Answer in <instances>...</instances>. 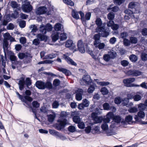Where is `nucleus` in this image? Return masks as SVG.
Segmentation results:
<instances>
[{
	"label": "nucleus",
	"instance_id": "nucleus-1",
	"mask_svg": "<svg viewBox=\"0 0 147 147\" xmlns=\"http://www.w3.org/2000/svg\"><path fill=\"white\" fill-rule=\"evenodd\" d=\"M113 119L112 121L110 127L111 128H114L116 127L119 124V116H114L113 113L111 112H109L106 115V118L104 119V121L107 122H109L110 119Z\"/></svg>",
	"mask_w": 147,
	"mask_h": 147
},
{
	"label": "nucleus",
	"instance_id": "nucleus-2",
	"mask_svg": "<svg viewBox=\"0 0 147 147\" xmlns=\"http://www.w3.org/2000/svg\"><path fill=\"white\" fill-rule=\"evenodd\" d=\"M67 115V113L62 111L61 113V118L59 119L57 121L59 123L57 125L56 128L58 130H60L64 127L67 123V120L63 117H66Z\"/></svg>",
	"mask_w": 147,
	"mask_h": 147
},
{
	"label": "nucleus",
	"instance_id": "nucleus-3",
	"mask_svg": "<svg viewBox=\"0 0 147 147\" xmlns=\"http://www.w3.org/2000/svg\"><path fill=\"white\" fill-rule=\"evenodd\" d=\"M36 87L40 89L43 90L45 88L52 89L53 87L52 83L49 81L46 83L41 80L37 81L35 83Z\"/></svg>",
	"mask_w": 147,
	"mask_h": 147
},
{
	"label": "nucleus",
	"instance_id": "nucleus-4",
	"mask_svg": "<svg viewBox=\"0 0 147 147\" xmlns=\"http://www.w3.org/2000/svg\"><path fill=\"white\" fill-rule=\"evenodd\" d=\"M18 84L20 90H22L24 88L25 84L28 87V86L31 85L32 82L30 79L29 78H26L25 80L24 78H21L19 80Z\"/></svg>",
	"mask_w": 147,
	"mask_h": 147
},
{
	"label": "nucleus",
	"instance_id": "nucleus-5",
	"mask_svg": "<svg viewBox=\"0 0 147 147\" xmlns=\"http://www.w3.org/2000/svg\"><path fill=\"white\" fill-rule=\"evenodd\" d=\"M97 32H99L100 36L103 37H107L109 35L110 32L109 28H105L104 26L99 27L96 29Z\"/></svg>",
	"mask_w": 147,
	"mask_h": 147
},
{
	"label": "nucleus",
	"instance_id": "nucleus-6",
	"mask_svg": "<svg viewBox=\"0 0 147 147\" xmlns=\"http://www.w3.org/2000/svg\"><path fill=\"white\" fill-rule=\"evenodd\" d=\"M16 93L18 96L19 98L21 100L29 107L30 105V103L28 102H31L33 100V98L31 97H28L27 96H22L19 94L18 92H16Z\"/></svg>",
	"mask_w": 147,
	"mask_h": 147
},
{
	"label": "nucleus",
	"instance_id": "nucleus-7",
	"mask_svg": "<svg viewBox=\"0 0 147 147\" xmlns=\"http://www.w3.org/2000/svg\"><path fill=\"white\" fill-rule=\"evenodd\" d=\"M135 80L134 78H130L123 80V82L125 86L127 87H139L138 85L132 83Z\"/></svg>",
	"mask_w": 147,
	"mask_h": 147
},
{
	"label": "nucleus",
	"instance_id": "nucleus-8",
	"mask_svg": "<svg viewBox=\"0 0 147 147\" xmlns=\"http://www.w3.org/2000/svg\"><path fill=\"white\" fill-rule=\"evenodd\" d=\"M32 7L29 2H26L22 5V9L25 12L29 13L32 10Z\"/></svg>",
	"mask_w": 147,
	"mask_h": 147
},
{
	"label": "nucleus",
	"instance_id": "nucleus-9",
	"mask_svg": "<svg viewBox=\"0 0 147 147\" xmlns=\"http://www.w3.org/2000/svg\"><path fill=\"white\" fill-rule=\"evenodd\" d=\"M8 43L7 40H4L3 44V48L4 53L5 56L6 57V54L11 53V51H9L8 47Z\"/></svg>",
	"mask_w": 147,
	"mask_h": 147
},
{
	"label": "nucleus",
	"instance_id": "nucleus-10",
	"mask_svg": "<svg viewBox=\"0 0 147 147\" xmlns=\"http://www.w3.org/2000/svg\"><path fill=\"white\" fill-rule=\"evenodd\" d=\"M142 72L137 70H129L127 72L128 75H131L133 76H137L142 74Z\"/></svg>",
	"mask_w": 147,
	"mask_h": 147
},
{
	"label": "nucleus",
	"instance_id": "nucleus-11",
	"mask_svg": "<svg viewBox=\"0 0 147 147\" xmlns=\"http://www.w3.org/2000/svg\"><path fill=\"white\" fill-rule=\"evenodd\" d=\"M83 90L82 88H78L76 90V98L77 100H80L82 98V95L83 93Z\"/></svg>",
	"mask_w": 147,
	"mask_h": 147
},
{
	"label": "nucleus",
	"instance_id": "nucleus-12",
	"mask_svg": "<svg viewBox=\"0 0 147 147\" xmlns=\"http://www.w3.org/2000/svg\"><path fill=\"white\" fill-rule=\"evenodd\" d=\"M82 80L85 83L83 84H82V81L81 80L80 83L82 85H83V84L89 85L91 83L92 81V80L91 79L90 76L89 75H84L83 77Z\"/></svg>",
	"mask_w": 147,
	"mask_h": 147
},
{
	"label": "nucleus",
	"instance_id": "nucleus-13",
	"mask_svg": "<svg viewBox=\"0 0 147 147\" xmlns=\"http://www.w3.org/2000/svg\"><path fill=\"white\" fill-rule=\"evenodd\" d=\"M77 46L78 50L80 52L82 53L85 52L84 43L81 40H80L78 41Z\"/></svg>",
	"mask_w": 147,
	"mask_h": 147
},
{
	"label": "nucleus",
	"instance_id": "nucleus-14",
	"mask_svg": "<svg viewBox=\"0 0 147 147\" xmlns=\"http://www.w3.org/2000/svg\"><path fill=\"white\" fill-rule=\"evenodd\" d=\"M139 10L134 11V10H131L129 9H126L125 10L124 13L127 14L131 16L132 18H136L138 19V17H135L134 13H138L139 12Z\"/></svg>",
	"mask_w": 147,
	"mask_h": 147
},
{
	"label": "nucleus",
	"instance_id": "nucleus-15",
	"mask_svg": "<svg viewBox=\"0 0 147 147\" xmlns=\"http://www.w3.org/2000/svg\"><path fill=\"white\" fill-rule=\"evenodd\" d=\"M100 36L98 34H95L93 37V39L94 40V45L95 47L101 42L100 40Z\"/></svg>",
	"mask_w": 147,
	"mask_h": 147
},
{
	"label": "nucleus",
	"instance_id": "nucleus-16",
	"mask_svg": "<svg viewBox=\"0 0 147 147\" xmlns=\"http://www.w3.org/2000/svg\"><path fill=\"white\" fill-rule=\"evenodd\" d=\"M63 58L67 61V63L72 65L76 66L77 65L76 63L72 59H71L68 56L65 54H64L63 55Z\"/></svg>",
	"mask_w": 147,
	"mask_h": 147
},
{
	"label": "nucleus",
	"instance_id": "nucleus-17",
	"mask_svg": "<svg viewBox=\"0 0 147 147\" xmlns=\"http://www.w3.org/2000/svg\"><path fill=\"white\" fill-rule=\"evenodd\" d=\"M47 8L45 7H38L36 11L37 15H41L45 13L46 12Z\"/></svg>",
	"mask_w": 147,
	"mask_h": 147
},
{
	"label": "nucleus",
	"instance_id": "nucleus-18",
	"mask_svg": "<svg viewBox=\"0 0 147 147\" xmlns=\"http://www.w3.org/2000/svg\"><path fill=\"white\" fill-rule=\"evenodd\" d=\"M133 119L132 116L130 115H129L127 116L125 118V121H121V119L120 117V122H121V124H125L126 122L128 123H129V122L131 121Z\"/></svg>",
	"mask_w": 147,
	"mask_h": 147
},
{
	"label": "nucleus",
	"instance_id": "nucleus-19",
	"mask_svg": "<svg viewBox=\"0 0 147 147\" xmlns=\"http://www.w3.org/2000/svg\"><path fill=\"white\" fill-rule=\"evenodd\" d=\"M58 70L59 71L63 72L66 76H69L71 74L70 71L66 69L63 68H60L58 69Z\"/></svg>",
	"mask_w": 147,
	"mask_h": 147
},
{
	"label": "nucleus",
	"instance_id": "nucleus-20",
	"mask_svg": "<svg viewBox=\"0 0 147 147\" xmlns=\"http://www.w3.org/2000/svg\"><path fill=\"white\" fill-rule=\"evenodd\" d=\"M54 29L56 31L63 30V26L59 23H57L55 25Z\"/></svg>",
	"mask_w": 147,
	"mask_h": 147
},
{
	"label": "nucleus",
	"instance_id": "nucleus-21",
	"mask_svg": "<svg viewBox=\"0 0 147 147\" xmlns=\"http://www.w3.org/2000/svg\"><path fill=\"white\" fill-rule=\"evenodd\" d=\"M37 38L41 41L46 40L47 37L46 36L41 33L38 34L37 35Z\"/></svg>",
	"mask_w": 147,
	"mask_h": 147
},
{
	"label": "nucleus",
	"instance_id": "nucleus-22",
	"mask_svg": "<svg viewBox=\"0 0 147 147\" xmlns=\"http://www.w3.org/2000/svg\"><path fill=\"white\" fill-rule=\"evenodd\" d=\"M65 46L67 48L72 47L73 49H74L75 47V45L73 43L72 40H68L66 42Z\"/></svg>",
	"mask_w": 147,
	"mask_h": 147
},
{
	"label": "nucleus",
	"instance_id": "nucleus-23",
	"mask_svg": "<svg viewBox=\"0 0 147 147\" xmlns=\"http://www.w3.org/2000/svg\"><path fill=\"white\" fill-rule=\"evenodd\" d=\"M60 33L59 32H56L52 35V40L53 42H55L58 40L59 38Z\"/></svg>",
	"mask_w": 147,
	"mask_h": 147
},
{
	"label": "nucleus",
	"instance_id": "nucleus-24",
	"mask_svg": "<svg viewBox=\"0 0 147 147\" xmlns=\"http://www.w3.org/2000/svg\"><path fill=\"white\" fill-rule=\"evenodd\" d=\"M7 55H9V59L11 62H13L14 61H15L17 59V57L15 56L14 54L12 53H9Z\"/></svg>",
	"mask_w": 147,
	"mask_h": 147
},
{
	"label": "nucleus",
	"instance_id": "nucleus-25",
	"mask_svg": "<svg viewBox=\"0 0 147 147\" xmlns=\"http://www.w3.org/2000/svg\"><path fill=\"white\" fill-rule=\"evenodd\" d=\"M94 114V113H92V116L94 118V120L96 123H101L102 120V118L98 116L95 117H94L93 116V115Z\"/></svg>",
	"mask_w": 147,
	"mask_h": 147
},
{
	"label": "nucleus",
	"instance_id": "nucleus-26",
	"mask_svg": "<svg viewBox=\"0 0 147 147\" xmlns=\"http://www.w3.org/2000/svg\"><path fill=\"white\" fill-rule=\"evenodd\" d=\"M96 86L95 84L90 85L88 88V92L89 93H91L93 92L95 89V87Z\"/></svg>",
	"mask_w": 147,
	"mask_h": 147
},
{
	"label": "nucleus",
	"instance_id": "nucleus-27",
	"mask_svg": "<svg viewBox=\"0 0 147 147\" xmlns=\"http://www.w3.org/2000/svg\"><path fill=\"white\" fill-rule=\"evenodd\" d=\"M108 54L111 59H114L117 56V53L115 51H110L108 52Z\"/></svg>",
	"mask_w": 147,
	"mask_h": 147
},
{
	"label": "nucleus",
	"instance_id": "nucleus-28",
	"mask_svg": "<svg viewBox=\"0 0 147 147\" xmlns=\"http://www.w3.org/2000/svg\"><path fill=\"white\" fill-rule=\"evenodd\" d=\"M72 16L74 18L76 19L77 20L80 18L78 12L74 10L72 12Z\"/></svg>",
	"mask_w": 147,
	"mask_h": 147
},
{
	"label": "nucleus",
	"instance_id": "nucleus-29",
	"mask_svg": "<svg viewBox=\"0 0 147 147\" xmlns=\"http://www.w3.org/2000/svg\"><path fill=\"white\" fill-rule=\"evenodd\" d=\"M39 30L40 32L42 34H45L47 32L45 27V25L43 24H42L40 27Z\"/></svg>",
	"mask_w": 147,
	"mask_h": 147
},
{
	"label": "nucleus",
	"instance_id": "nucleus-30",
	"mask_svg": "<svg viewBox=\"0 0 147 147\" xmlns=\"http://www.w3.org/2000/svg\"><path fill=\"white\" fill-rule=\"evenodd\" d=\"M55 136H56L57 138H59L60 139L62 140H65L66 139L65 136L57 131L56 133Z\"/></svg>",
	"mask_w": 147,
	"mask_h": 147
},
{
	"label": "nucleus",
	"instance_id": "nucleus-31",
	"mask_svg": "<svg viewBox=\"0 0 147 147\" xmlns=\"http://www.w3.org/2000/svg\"><path fill=\"white\" fill-rule=\"evenodd\" d=\"M129 100L127 98H125L123 100H121L120 98V104L121 103L123 106H127Z\"/></svg>",
	"mask_w": 147,
	"mask_h": 147
},
{
	"label": "nucleus",
	"instance_id": "nucleus-32",
	"mask_svg": "<svg viewBox=\"0 0 147 147\" xmlns=\"http://www.w3.org/2000/svg\"><path fill=\"white\" fill-rule=\"evenodd\" d=\"M100 91L102 94L103 95H106L109 92V90L105 87L102 88L101 89Z\"/></svg>",
	"mask_w": 147,
	"mask_h": 147
},
{
	"label": "nucleus",
	"instance_id": "nucleus-33",
	"mask_svg": "<svg viewBox=\"0 0 147 147\" xmlns=\"http://www.w3.org/2000/svg\"><path fill=\"white\" fill-rule=\"evenodd\" d=\"M109 122H105L104 120H103V123L102 124L101 127V128L104 131H106L108 129V125L107 123Z\"/></svg>",
	"mask_w": 147,
	"mask_h": 147
},
{
	"label": "nucleus",
	"instance_id": "nucleus-34",
	"mask_svg": "<svg viewBox=\"0 0 147 147\" xmlns=\"http://www.w3.org/2000/svg\"><path fill=\"white\" fill-rule=\"evenodd\" d=\"M30 29L31 30V32L32 33L36 32L38 30L37 26L35 25H32L30 26Z\"/></svg>",
	"mask_w": 147,
	"mask_h": 147
},
{
	"label": "nucleus",
	"instance_id": "nucleus-35",
	"mask_svg": "<svg viewBox=\"0 0 147 147\" xmlns=\"http://www.w3.org/2000/svg\"><path fill=\"white\" fill-rule=\"evenodd\" d=\"M96 24L97 26L98 27L101 26L102 25V21L101 19L100 18H97L95 21Z\"/></svg>",
	"mask_w": 147,
	"mask_h": 147
},
{
	"label": "nucleus",
	"instance_id": "nucleus-36",
	"mask_svg": "<svg viewBox=\"0 0 147 147\" xmlns=\"http://www.w3.org/2000/svg\"><path fill=\"white\" fill-rule=\"evenodd\" d=\"M128 111L130 113H135L138 111V109L135 107H132L128 109Z\"/></svg>",
	"mask_w": 147,
	"mask_h": 147
},
{
	"label": "nucleus",
	"instance_id": "nucleus-37",
	"mask_svg": "<svg viewBox=\"0 0 147 147\" xmlns=\"http://www.w3.org/2000/svg\"><path fill=\"white\" fill-rule=\"evenodd\" d=\"M130 42L132 44H136L138 42L137 38L131 36L129 38Z\"/></svg>",
	"mask_w": 147,
	"mask_h": 147
},
{
	"label": "nucleus",
	"instance_id": "nucleus-38",
	"mask_svg": "<svg viewBox=\"0 0 147 147\" xmlns=\"http://www.w3.org/2000/svg\"><path fill=\"white\" fill-rule=\"evenodd\" d=\"M63 1L65 3L68 5L72 6L74 5V3L71 0H63Z\"/></svg>",
	"mask_w": 147,
	"mask_h": 147
},
{
	"label": "nucleus",
	"instance_id": "nucleus-39",
	"mask_svg": "<svg viewBox=\"0 0 147 147\" xmlns=\"http://www.w3.org/2000/svg\"><path fill=\"white\" fill-rule=\"evenodd\" d=\"M97 83L98 84L102 86H107L110 84V82H97Z\"/></svg>",
	"mask_w": 147,
	"mask_h": 147
},
{
	"label": "nucleus",
	"instance_id": "nucleus-40",
	"mask_svg": "<svg viewBox=\"0 0 147 147\" xmlns=\"http://www.w3.org/2000/svg\"><path fill=\"white\" fill-rule=\"evenodd\" d=\"M47 32H50L52 30L53 27L52 25L49 23L47 24L45 26Z\"/></svg>",
	"mask_w": 147,
	"mask_h": 147
},
{
	"label": "nucleus",
	"instance_id": "nucleus-41",
	"mask_svg": "<svg viewBox=\"0 0 147 147\" xmlns=\"http://www.w3.org/2000/svg\"><path fill=\"white\" fill-rule=\"evenodd\" d=\"M73 121L75 123H78L80 121V119L79 116H74L73 118Z\"/></svg>",
	"mask_w": 147,
	"mask_h": 147
},
{
	"label": "nucleus",
	"instance_id": "nucleus-42",
	"mask_svg": "<svg viewBox=\"0 0 147 147\" xmlns=\"http://www.w3.org/2000/svg\"><path fill=\"white\" fill-rule=\"evenodd\" d=\"M18 58L21 59H23L24 58H27L28 56L24 53H20L18 55Z\"/></svg>",
	"mask_w": 147,
	"mask_h": 147
},
{
	"label": "nucleus",
	"instance_id": "nucleus-43",
	"mask_svg": "<svg viewBox=\"0 0 147 147\" xmlns=\"http://www.w3.org/2000/svg\"><path fill=\"white\" fill-rule=\"evenodd\" d=\"M136 5H135V3L133 2L130 3L128 5V7L129 8L132 9L134 11L137 10L136 9Z\"/></svg>",
	"mask_w": 147,
	"mask_h": 147
},
{
	"label": "nucleus",
	"instance_id": "nucleus-44",
	"mask_svg": "<svg viewBox=\"0 0 147 147\" xmlns=\"http://www.w3.org/2000/svg\"><path fill=\"white\" fill-rule=\"evenodd\" d=\"M57 55V54L51 53L50 54L47 55L46 56V59H51L54 58L56 57Z\"/></svg>",
	"mask_w": 147,
	"mask_h": 147
},
{
	"label": "nucleus",
	"instance_id": "nucleus-45",
	"mask_svg": "<svg viewBox=\"0 0 147 147\" xmlns=\"http://www.w3.org/2000/svg\"><path fill=\"white\" fill-rule=\"evenodd\" d=\"M130 60L132 62H135L137 60V56L134 55H132L129 57Z\"/></svg>",
	"mask_w": 147,
	"mask_h": 147
},
{
	"label": "nucleus",
	"instance_id": "nucleus-46",
	"mask_svg": "<svg viewBox=\"0 0 147 147\" xmlns=\"http://www.w3.org/2000/svg\"><path fill=\"white\" fill-rule=\"evenodd\" d=\"M55 116L53 115L50 114L48 116V121L49 122H52L54 120Z\"/></svg>",
	"mask_w": 147,
	"mask_h": 147
},
{
	"label": "nucleus",
	"instance_id": "nucleus-47",
	"mask_svg": "<svg viewBox=\"0 0 147 147\" xmlns=\"http://www.w3.org/2000/svg\"><path fill=\"white\" fill-rule=\"evenodd\" d=\"M59 38L60 40L63 41L65 40L67 38L66 34L64 33L61 34Z\"/></svg>",
	"mask_w": 147,
	"mask_h": 147
},
{
	"label": "nucleus",
	"instance_id": "nucleus-48",
	"mask_svg": "<svg viewBox=\"0 0 147 147\" xmlns=\"http://www.w3.org/2000/svg\"><path fill=\"white\" fill-rule=\"evenodd\" d=\"M19 22V24L21 28H24L26 26V22L24 20H20Z\"/></svg>",
	"mask_w": 147,
	"mask_h": 147
},
{
	"label": "nucleus",
	"instance_id": "nucleus-49",
	"mask_svg": "<svg viewBox=\"0 0 147 147\" xmlns=\"http://www.w3.org/2000/svg\"><path fill=\"white\" fill-rule=\"evenodd\" d=\"M111 9V11L115 12L117 11L118 9V7L117 6H115L114 7H112L111 6H110V7L107 8V10L109 11Z\"/></svg>",
	"mask_w": 147,
	"mask_h": 147
},
{
	"label": "nucleus",
	"instance_id": "nucleus-50",
	"mask_svg": "<svg viewBox=\"0 0 147 147\" xmlns=\"http://www.w3.org/2000/svg\"><path fill=\"white\" fill-rule=\"evenodd\" d=\"M10 5L13 8H17L18 7V4L15 1H12Z\"/></svg>",
	"mask_w": 147,
	"mask_h": 147
},
{
	"label": "nucleus",
	"instance_id": "nucleus-51",
	"mask_svg": "<svg viewBox=\"0 0 147 147\" xmlns=\"http://www.w3.org/2000/svg\"><path fill=\"white\" fill-rule=\"evenodd\" d=\"M34 108H38L40 107V104L36 101H34L32 103Z\"/></svg>",
	"mask_w": 147,
	"mask_h": 147
},
{
	"label": "nucleus",
	"instance_id": "nucleus-52",
	"mask_svg": "<svg viewBox=\"0 0 147 147\" xmlns=\"http://www.w3.org/2000/svg\"><path fill=\"white\" fill-rule=\"evenodd\" d=\"M114 17V14L112 12L109 13L107 15V18L109 20H113Z\"/></svg>",
	"mask_w": 147,
	"mask_h": 147
},
{
	"label": "nucleus",
	"instance_id": "nucleus-53",
	"mask_svg": "<svg viewBox=\"0 0 147 147\" xmlns=\"http://www.w3.org/2000/svg\"><path fill=\"white\" fill-rule=\"evenodd\" d=\"M141 99V96L139 94H136L134 96V99L135 101H138Z\"/></svg>",
	"mask_w": 147,
	"mask_h": 147
},
{
	"label": "nucleus",
	"instance_id": "nucleus-54",
	"mask_svg": "<svg viewBox=\"0 0 147 147\" xmlns=\"http://www.w3.org/2000/svg\"><path fill=\"white\" fill-rule=\"evenodd\" d=\"M105 44L104 43H100L96 47L99 50L102 49H104L105 46Z\"/></svg>",
	"mask_w": 147,
	"mask_h": 147
},
{
	"label": "nucleus",
	"instance_id": "nucleus-55",
	"mask_svg": "<svg viewBox=\"0 0 147 147\" xmlns=\"http://www.w3.org/2000/svg\"><path fill=\"white\" fill-rule=\"evenodd\" d=\"M103 59L107 62L109 61L111 59L108 53L105 54L103 56Z\"/></svg>",
	"mask_w": 147,
	"mask_h": 147
},
{
	"label": "nucleus",
	"instance_id": "nucleus-56",
	"mask_svg": "<svg viewBox=\"0 0 147 147\" xmlns=\"http://www.w3.org/2000/svg\"><path fill=\"white\" fill-rule=\"evenodd\" d=\"M138 116L141 118H143L145 116V114L144 112L142 111H140L138 113Z\"/></svg>",
	"mask_w": 147,
	"mask_h": 147
},
{
	"label": "nucleus",
	"instance_id": "nucleus-57",
	"mask_svg": "<svg viewBox=\"0 0 147 147\" xmlns=\"http://www.w3.org/2000/svg\"><path fill=\"white\" fill-rule=\"evenodd\" d=\"M141 58L143 61L147 60V54L144 53H142L141 54Z\"/></svg>",
	"mask_w": 147,
	"mask_h": 147
},
{
	"label": "nucleus",
	"instance_id": "nucleus-58",
	"mask_svg": "<svg viewBox=\"0 0 147 147\" xmlns=\"http://www.w3.org/2000/svg\"><path fill=\"white\" fill-rule=\"evenodd\" d=\"M103 107L105 110H108L110 109V106L109 104L107 103H105L103 105Z\"/></svg>",
	"mask_w": 147,
	"mask_h": 147
},
{
	"label": "nucleus",
	"instance_id": "nucleus-59",
	"mask_svg": "<svg viewBox=\"0 0 147 147\" xmlns=\"http://www.w3.org/2000/svg\"><path fill=\"white\" fill-rule=\"evenodd\" d=\"M130 41L128 39L125 38L123 40V43L125 46H127L130 45Z\"/></svg>",
	"mask_w": 147,
	"mask_h": 147
},
{
	"label": "nucleus",
	"instance_id": "nucleus-60",
	"mask_svg": "<svg viewBox=\"0 0 147 147\" xmlns=\"http://www.w3.org/2000/svg\"><path fill=\"white\" fill-rule=\"evenodd\" d=\"M60 84V81L59 80L55 79L53 82V85L55 87L59 86Z\"/></svg>",
	"mask_w": 147,
	"mask_h": 147
},
{
	"label": "nucleus",
	"instance_id": "nucleus-61",
	"mask_svg": "<svg viewBox=\"0 0 147 147\" xmlns=\"http://www.w3.org/2000/svg\"><path fill=\"white\" fill-rule=\"evenodd\" d=\"M59 105V104L58 102L56 101H55L52 104V106L53 108H57Z\"/></svg>",
	"mask_w": 147,
	"mask_h": 147
},
{
	"label": "nucleus",
	"instance_id": "nucleus-62",
	"mask_svg": "<svg viewBox=\"0 0 147 147\" xmlns=\"http://www.w3.org/2000/svg\"><path fill=\"white\" fill-rule=\"evenodd\" d=\"M40 43V41L37 38L34 39L32 41L33 44L36 46L38 45Z\"/></svg>",
	"mask_w": 147,
	"mask_h": 147
},
{
	"label": "nucleus",
	"instance_id": "nucleus-63",
	"mask_svg": "<svg viewBox=\"0 0 147 147\" xmlns=\"http://www.w3.org/2000/svg\"><path fill=\"white\" fill-rule=\"evenodd\" d=\"M20 42L22 44H24L26 43V39L24 37H21L20 39Z\"/></svg>",
	"mask_w": 147,
	"mask_h": 147
},
{
	"label": "nucleus",
	"instance_id": "nucleus-64",
	"mask_svg": "<svg viewBox=\"0 0 147 147\" xmlns=\"http://www.w3.org/2000/svg\"><path fill=\"white\" fill-rule=\"evenodd\" d=\"M82 103L85 107H87L89 105V102L86 99L83 100V101Z\"/></svg>",
	"mask_w": 147,
	"mask_h": 147
}]
</instances>
